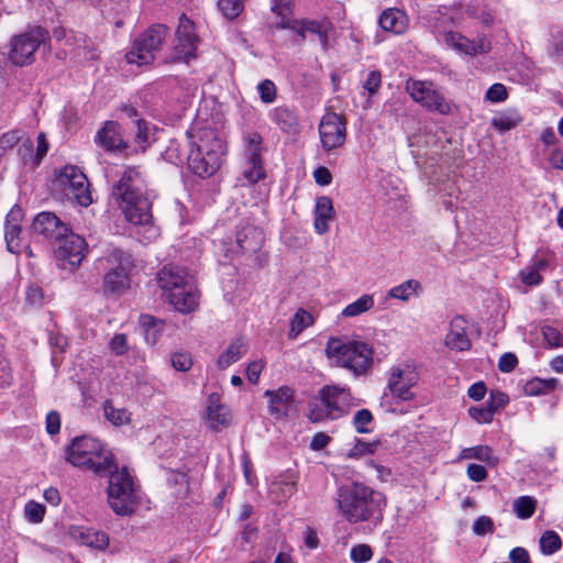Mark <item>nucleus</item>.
Here are the masks:
<instances>
[{
	"label": "nucleus",
	"instance_id": "obj_20",
	"mask_svg": "<svg viewBox=\"0 0 563 563\" xmlns=\"http://www.w3.org/2000/svg\"><path fill=\"white\" fill-rule=\"evenodd\" d=\"M95 141L108 152H123L128 147L120 133V125L114 121H107L97 132Z\"/></svg>",
	"mask_w": 563,
	"mask_h": 563
},
{
	"label": "nucleus",
	"instance_id": "obj_4",
	"mask_svg": "<svg viewBox=\"0 0 563 563\" xmlns=\"http://www.w3.org/2000/svg\"><path fill=\"white\" fill-rule=\"evenodd\" d=\"M65 459L76 467L92 471L98 476H106L114 466V457L106 445L89 435L76 437L65 451Z\"/></svg>",
	"mask_w": 563,
	"mask_h": 563
},
{
	"label": "nucleus",
	"instance_id": "obj_51",
	"mask_svg": "<svg viewBox=\"0 0 563 563\" xmlns=\"http://www.w3.org/2000/svg\"><path fill=\"white\" fill-rule=\"evenodd\" d=\"M257 91L264 103H272L276 99L277 89L275 84L269 79L262 80L257 86Z\"/></svg>",
	"mask_w": 563,
	"mask_h": 563
},
{
	"label": "nucleus",
	"instance_id": "obj_23",
	"mask_svg": "<svg viewBox=\"0 0 563 563\" xmlns=\"http://www.w3.org/2000/svg\"><path fill=\"white\" fill-rule=\"evenodd\" d=\"M264 243V234L256 227L245 223L236 231V244L243 253H256Z\"/></svg>",
	"mask_w": 563,
	"mask_h": 563
},
{
	"label": "nucleus",
	"instance_id": "obj_29",
	"mask_svg": "<svg viewBox=\"0 0 563 563\" xmlns=\"http://www.w3.org/2000/svg\"><path fill=\"white\" fill-rule=\"evenodd\" d=\"M246 353V345L242 338L234 339L229 346L219 355L217 365L224 369L238 362Z\"/></svg>",
	"mask_w": 563,
	"mask_h": 563
},
{
	"label": "nucleus",
	"instance_id": "obj_24",
	"mask_svg": "<svg viewBox=\"0 0 563 563\" xmlns=\"http://www.w3.org/2000/svg\"><path fill=\"white\" fill-rule=\"evenodd\" d=\"M167 299L177 311L183 313L191 312L198 306V295L192 284L169 292Z\"/></svg>",
	"mask_w": 563,
	"mask_h": 563
},
{
	"label": "nucleus",
	"instance_id": "obj_47",
	"mask_svg": "<svg viewBox=\"0 0 563 563\" xmlns=\"http://www.w3.org/2000/svg\"><path fill=\"white\" fill-rule=\"evenodd\" d=\"M136 132H135V143L140 146L142 151H144L150 145V136L151 129L148 123L143 119L135 120Z\"/></svg>",
	"mask_w": 563,
	"mask_h": 563
},
{
	"label": "nucleus",
	"instance_id": "obj_10",
	"mask_svg": "<svg viewBox=\"0 0 563 563\" xmlns=\"http://www.w3.org/2000/svg\"><path fill=\"white\" fill-rule=\"evenodd\" d=\"M243 170L242 176L247 185H254L266 177L263 161V137L257 132H250L243 136Z\"/></svg>",
	"mask_w": 563,
	"mask_h": 563
},
{
	"label": "nucleus",
	"instance_id": "obj_34",
	"mask_svg": "<svg viewBox=\"0 0 563 563\" xmlns=\"http://www.w3.org/2000/svg\"><path fill=\"white\" fill-rule=\"evenodd\" d=\"M374 307V297L365 294L342 310L344 318H354L371 310Z\"/></svg>",
	"mask_w": 563,
	"mask_h": 563
},
{
	"label": "nucleus",
	"instance_id": "obj_61",
	"mask_svg": "<svg viewBox=\"0 0 563 563\" xmlns=\"http://www.w3.org/2000/svg\"><path fill=\"white\" fill-rule=\"evenodd\" d=\"M466 474L471 481L476 483L485 481L488 475L485 466L474 463L468 464L466 468Z\"/></svg>",
	"mask_w": 563,
	"mask_h": 563
},
{
	"label": "nucleus",
	"instance_id": "obj_32",
	"mask_svg": "<svg viewBox=\"0 0 563 563\" xmlns=\"http://www.w3.org/2000/svg\"><path fill=\"white\" fill-rule=\"evenodd\" d=\"M140 327L147 344L155 345L164 330L165 323L152 316L143 314L140 317Z\"/></svg>",
	"mask_w": 563,
	"mask_h": 563
},
{
	"label": "nucleus",
	"instance_id": "obj_31",
	"mask_svg": "<svg viewBox=\"0 0 563 563\" xmlns=\"http://www.w3.org/2000/svg\"><path fill=\"white\" fill-rule=\"evenodd\" d=\"M335 385L323 386L318 393V395L322 397L325 402V408L330 415V420H336L345 415V409L340 406L339 396H335Z\"/></svg>",
	"mask_w": 563,
	"mask_h": 563
},
{
	"label": "nucleus",
	"instance_id": "obj_2",
	"mask_svg": "<svg viewBox=\"0 0 563 563\" xmlns=\"http://www.w3.org/2000/svg\"><path fill=\"white\" fill-rule=\"evenodd\" d=\"M335 501L340 515L350 523H378L383 519V508L386 505L379 492L358 482L339 487Z\"/></svg>",
	"mask_w": 563,
	"mask_h": 563
},
{
	"label": "nucleus",
	"instance_id": "obj_60",
	"mask_svg": "<svg viewBox=\"0 0 563 563\" xmlns=\"http://www.w3.org/2000/svg\"><path fill=\"white\" fill-rule=\"evenodd\" d=\"M508 401L509 397L507 394L500 390H492L489 395V401L487 404L492 409H494V412L496 413V411L505 407Z\"/></svg>",
	"mask_w": 563,
	"mask_h": 563
},
{
	"label": "nucleus",
	"instance_id": "obj_45",
	"mask_svg": "<svg viewBox=\"0 0 563 563\" xmlns=\"http://www.w3.org/2000/svg\"><path fill=\"white\" fill-rule=\"evenodd\" d=\"M218 8L221 13L229 20H233L243 11L242 0H219Z\"/></svg>",
	"mask_w": 563,
	"mask_h": 563
},
{
	"label": "nucleus",
	"instance_id": "obj_5",
	"mask_svg": "<svg viewBox=\"0 0 563 563\" xmlns=\"http://www.w3.org/2000/svg\"><path fill=\"white\" fill-rule=\"evenodd\" d=\"M374 351L362 341L330 338L325 345L327 357L336 366L353 373L354 376L367 375L373 365Z\"/></svg>",
	"mask_w": 563,
	"mask_h": 563
},
{
	"label": "nucleus",
	"instance_id": "obj_46",
	"mask_svg": "<svg viewBox=\"0 0 563 563\" xmlns=\"http://www.w3.org/2000/svg\"><path fill=\"white\" fill-rule=\"evenodd\" d=\"M520 115L514 112L509 114H501L498 118H494L492 124L498 131L506 132L516 128L520 123Z\"/></svg>",
	"mask_w": 563,
	"mask_h": 563
},
{
	"label": "nucleus",
	"instance_id": "obj_42",
	"mask_svg": "<svg viewBox=\"0 0 563 563\" xmlns=\"http://www.w3.org/2000/svg\"><path fill=\"white\" fill-rule=\"evenodd\" d=\"M81 540L86 545L100 550L109 544V538L103 531L86 530L81 533Z\"/></svg>",
	"mask_w": 563,
	"mask_h": 563
},
{
	"label": "nucleus",
	"instance_id": "obj_57",
	"mask_svg": "<svg viewBox=\"0 0 563 563\" xmlns=\"http://www.w3.org/2000/svg\"><path fill=\"white\" fill-rule=\"evenodd\" d=\"M473 532L477 536H484L486 533L494 532V522L492 518L487 516L478 517L473 525Z\"/></svg>",
	"mask_w": 563,
	"mask_h": 563
},
{
	"label": "nucleus",
	"instance_id": "obj_16",
	"mask_svg": "<svg viewBox=\"0 0 563 563\" xmlns=\"http://www.w3.org/2000/svg\"><path fill=\"white\" fill-rule=\"evenodd\" d=\"M58 181L70 191L78 205L87 207L92 202L89 181L77 166L66 165L58 174Z\"/></svg>",
	"mask_w": 563,
	"mask_h": 563
},
{
	"label": "nucleus",
	"instance_id": "obj_37",
	"mask_svg": "<svg viewBox=\"0 0 563 563\" xmlns=\"http://www.w3.org/2000/svg\"><path fill=\"white\" fill-rule=\"evenodd\" d=\"M540 551L544 555H552L562 548L560 536L553 530H547L540 538Z\"/></svg>",
	"mask_w": 563,
	"mask_h": 563
},
{
	"label": "nucleus",
	"instance_id": "obj_50",
	"mask_svg": "<svg viewBox=\"0 0 563 563\" xmlns=\"http://www.w3.org/2000/svg\"><path fill=\"white\" fill-rule=\"evenodd\" d=\"M24 515L30 522L40 523L44 519L45 506L34 500H30L24 507Z\"/></svg>",
	"mask_w": 563,
	"mask_h": 563
},
{
	"label": "nucleus",
	"instance_id": "obj_25",
	"mask_svg": "<svg viewBox=\"0 0 563 563\" xmlns=\"http://www.w3.org/2000/svg\"><path fill=\"white\" fill-rule=\"evenodd\" d=\"M445 345L452 350L466 351L471 347V341L466 334L465 320L461 316L452 319L450 331L445 336Z\"/></svg>",
	"mask_w": 563,
	"mask_h": 563
},
{
	"label": "nucleus",
	"instance_id": "obj_3",
	"mask_svg": "<svg viewBox=\"0 0 563 563\" xmlns=\"http://www.w3.org/2000/svg\"><path fill=\"white\" fill-rule=\"evenodd\" d=\"M189 170L200 178L211 177L221 166L225 154L223 141L210 128H192L187 132Z\"/></svg>",
	"mask_w": 563,
	"mask_h": 563
},
{
	"label": "nucleus",
	"instance_id": "obj_56",
	"mask_svg": "<svg viewBox=\"0 0 563 563\" xmlns=\"http://www.w3.org/2000/svg\"><path fill=\"white\" fill-rule=\"evenodd\" d=\"M172 365L176 371L187 372L192 366L191 356L188 353H175L172 356Z\"/></svg>",
	"mask_w": 563,
	"mask_h": 563
},
{
	"label": "nucleus",
	"instance_id": "obj_30",
	"mask_svg": "<svg viewBox=\"0 0 563 563\" xmlns=\"http://www.w3.org/2000/svg\"><path fill=\"white\" fill-rule=\"evenodd\" d=\"M272 120L286 132L296 133L299 130L297 114L286 106L275 108L272 113Z\"/></svg>",
	"mask_w": 563,
	"mask_h": 563
},
{
	"label": "nucleus",
	"instance_id": "obj_38",
	"mask_svg": "<svg viewBox=\"0 0 563 563\" xmlns=\"http://www.w3.org/2000/svg\"><path fill=\"white\" fill-rule=\"evenodd\" d=\"M514 511L519 519H529L537 508V500L531 496H520L514 501Z\"/></svg>",
	"mask_w": 563,
	"mask_h": 563
},
{
	"label": "nucleus",
	"instance_id": "obj_44",
	"mask_svg": "<svg viewBox=\"0 0 563 563\" xmlns=\"http://www.w3.org/2000/svg\"><path fill=\"white\" fill-rule=\"evenodd\" d=\"M308 419L313 422H322L330 419V415L325 408V402L322 397H318L316 400L309 404Z\"/></svg>",
	"mask_w": 563,
	"mask_h": 563
},
{
	"label": "nucleus",
	"instance_id": "obj_43",
	"mask_svg": "<svg viewBox=\"0 0 563 563\" xmlns=\"http://www.w3.org/2000/svg\"><path fill=\"white\" fill-rule=\"evenodd\" d=\"M18 154L21 157L24 165L35 166V150L33 141L30 137H23L21 132V141L18 143Z\"/></svg>",
	"mask_w": 563,
	"mask_h": 563
},
{
	"label": "nucleus",
	"instance_id": "obj_7",
	"mask_svg": "<svg viewBox=\"0 0 563 563\" xmlns=\"http://www.w3.org/2000/svg\"><path fill=\"white\" fill-rule=\"evenodd\" d=\"M108 475V504L118 516H131L139 505L136 486L126 467L121 470L114 462V466L107 471Z\"/></svg>",
	"mask_w": 563,
	"mask_h": 563
},
{
	"label": "nucleus",
	"instance_id": "obj_62",
	"mask_svg": "<svg viewBox=\"0 0 563 563\" xmlns=\"http://www.w3.org/2000/svg\"><path fill=\"white\" fill-rule=\"evenodd\" d=\"M110 349L117 355H123L129 350L126 335L123 333L115 334L110 341Z\"/></svg>",
	"mask_w": 563,
	"mask_h": 563
},
{
	"label": "nucleus",
	"instance_id": "obj_36",
	"mask_svg": "<svg viewBox=\"0 0 563 563\" xmlns=\"http://www.w3.org/2000/svg\"><path fill=\"white\" fill-rule=\"evenodd\" d=\"M558 380L555 378L541 379L533 378L528 380L523 386V393L527 396H540L544 393L553 390L556 386Z\"/></svg>",
	"mask_w": 563,
	"mask_h": 563
},
{
	"label": "nucleus",
	"instance_id": "obj_13",
	"mask_svg": "<svg viewBox=\"0 0 563 563\" xmlns=\"http://www.w3.org/2000/svg\"><path fill=\"white\" fill-rule=\"evenodd\" d=\"M407 91L410 97L429 111L440 114H450L452 111L451 102L438 90L430 81H408Z\"/></svg>",
	"mask_w": 563,
	"mask_h": 563
},
{
	"label": "nucleus",
	"instance_id": "obj_53",
	"mask_svg": "<svg viewBox=\"0 0 563 563\" xmlns=\"http://www.w3.org/2000/svg\"><path fill=\"white\" fill-rule=\"evenodd\" d=\"M335 396H339L340 406L345 409V415L350 411L352 407L358 405V400L355 397H353L349 388L336 386Z\"/></svg>",
	"mask_w": 563,
	"mask_h": 563
},
{
	"label": "nucleus",
	"instance_id": "obj_1",
	"mask_svg": "<svg viewBox=\"0 0 563 563\" xmlns=\"http://www.w3.org/2000/svg\"><path fill=\"white\" fill-rule=\"evenodd\" d=\"M111 195L130 223L146 228L150 238L157 235V229L153 225L152 201L147 187L142 174L135 167L123 170L119 180L112 186Z\"/></svg>",
	"mask_w": 563,
	"mask_h": 563
},
{
	"label": "nucleus",
	"instance_id": "obj_59",
	"mask_svg": "<svg viewBox=\"0 0 563 563\" xmlns=\"http://www.w3.org/2000/svg\"><path fill=\"white\" fill-rule=\"evenodd\" d=\"M382 84L380 73L372 70L368 73L366 80L363 84V88L368 91L371 96L375 95Z\"/></svg>",
	"mask_w": 563,
	"mask_h": 563
},
{
	"label": "nucleus",
	"instance_id": "obj_40",
	"mask_svg": "<svg viewBox=\"0 0 563 563\" xmlns=\"http://www.w3.org/2000/svg\"><path fill=\"white\" fill-rule=\"evenodd\" d=\"M21 233L22 227L4 225L7 249L12 254H19L23 249Z\"/></svg>",
	"mask_w": 563,
	"mask_h": 563
},
{
	"label": "nucleus",
	"instance_id": "obj_27",
	"mask_svg": "<svg viewBox=\"0 0 563 563\" xmlns=\"http://www.w3.org/2000/svg\"><path fill=\"white\" fill-rule=\"evenodd\" d=\"M332 200L327 196L316 199L313 227L318 234L322 235L329 231V222L334 219Z\"/></svg>",
	"mask_w": 563,
	"mask_h": 563
},
{
	"label": "nucleus",
	"instance_id": "obj_49",
	"mask_svg": "<svg viewBox=\"0 0 563 563\" xmlns=\"http://www.w3.org/2000/svg\"><path fill=\"white\" fill-rule=\"evenodd\" d=\"M373 421V415L368 409H360L354 413L353 426L358 433H369L371 429L367 428Z\"/></svg>",
	"mask_w": 563,
	"mask_h": 563
},
{
	"label": "nucleus",
	"instance_id": "obj_9",
	"mask_svg": "<svg viewBox=\"0 0 563 563\" xmlns=\"http://www.w3.org/2000/svg\"><path fill=\"white\" fill-rule=\"evenodd\" d=\"M48 40V33L41 26L32 27L10 41L9 59L13 65L25 66L34 60L35 52Z\"/></svg>",
	"mask_w": 563,
	"mask_h": 563
},
{
	"label": "nucleus",
	"instance_id": "obj_48",
	"mask_svg": "<svg viewBox=\"0 0 563 563\" xmlns=\"http://www.w3.org/2000/svg\"><path fill=\"white\" fill-rule=\"evenodd\" d=\"M21 141V131L11 130L0 135V159Z\"/></svg>",
	"mask_w": 563,
	"mask_h": 563
},
{
	"label": "nucleus",
	"instance_id": "obj_22",
	"mask_svg": "<svg viewBox=\"0 0 563 563\" xmlns=\"http://www.w3.org/2000/svg\"><path fill=\"white\" fill-rule=\"evenodd\" d=\"M265 396L269 400L268 410L272 416L279 419L288 415L294 401V391L289 387L282 386L276 390H266Z\"/></svg>",
	"mask_w": 563,
	"mask_h": 563
},
{
	"label": "nucleus",
	"instance_id": "obj_26",
	"mask_svg": "<svg viewBox=\"0 0 563 563\" xmlns=\"http://www.w3.org/2000/svg\"><path fill=\"white\" fill-rule=\"evenodd\" d=\"M407 14L396 8H389L382 12L378 19L379 26L387 32L394 34H404L408 29Z\"/></svg>",
	"mask_w": 563,
	"mask_h": 563
},
{
	"label": "nucleus",
	"instance_id": "obj_8",
	"mask_svg": "<svg viewBox=\"0 0 563 563\" xmlns=\"http://www.w3.org/2000/svg\"><path fill=\"white\" fill-rule=\"evenodd\" d=\"M168 34L167 26L154 24L135 38L132 48L125 54L129 64L137 66L150 65L154 62L155 53L161 48Z\"/></svg>",
	"mask_w": 563,
	"mask_h": 563
},
{
	"label": "nucleus",
	"instance_id": "obj_41",
	"mask_svg": "<svg viewBox=\"0 0 563 563\" xmlns=\"http://www.w3.org/2000/svg\"><path fill=\"white\" fill-rule=\"evenodd\" d=\"M420 287L419 282L415 279L406 280L405 283L393 287L388 291V296L390 298L399 299V300H408L410 296Z\"/></svg>",
	"mask_w": 563,
	"mask_h": 563
},
{
	"label": "nucleus",
	"instance_id": "obj_28",
	"mask_svg": "<svg viewBox=\"0 0 563 563\" xmlns=\"http://www.w3.org/2000/svg\"><path fill=\"white\" fill-rule=\"evenodd\" d=\"M229 410L220 404L218 394H211L208 398L207 420L212 429L227 427L230 423Z\"/></svg>",
	"mask_w": 563,
	"mask_h": 563
},
{
	"label": "nucleus",
	"instance_id": "obj_17",
	"mask_svg": "<svg viewBox=\"0 0 563 563\" xmlns=\"http://www.w3.org/2000/svg\"><path fill=\"white\" fill-rule=\"evenodd\" d=\"M277 29H288L296 32L301 40H306L307 34L317 35L323 49L328 47L329 32L331 23L327 20H286L283 19L276 24Z\"/></svg>",
	"mask_w": 563,
	"mask_h": 563
},
{
	"label": "nucleus",
	"instance_id": "obj_15",
	"mask_svg": "<svg viewBox=\"0 0 563 563\" xmlns=\"http://www.w3.org/2000/svg\"><path fill=\"white\" fill-rule=\"evenodd\" d=\"M177 43L174 47L170 62L188 63L190 58L195 57L197 49L198 37L195 33L194 22L185 14L179 19V24L176 31Z\"/></svg>",
	"mask_w": 563,
	"mask_h": 563
},
{
	"label": "nucleus",
	"instance_id": "obj_63",
	"mask_svg": "<svg viewBox=\"0 0 563 563\" xmlns=\"http://www.w3.org/2000/svg\"><path fill=\"white\" fill-rule=\"evenodd\" d=\"M518 364V358L514 353H504L498 362V368L503 373H510Z\"/></svg>",
	"mask_w": 563,
	"mask_h": 563
},
{
	"label": "nucleus",
	"instance_id": "obj_12",
	"mask_svg": "<svg viewBox=\"0 0 563 563\" xmlns=\"http://www.w3.org/2000/svg\"><path fill=\"white\" fill-rule=\"evenodd\" d=\"M419 380L418 373L410 366H396L390 369L384 397L391 396L396 402L413 400V388Z\"/></svg>",
	"mask_w": 563,
	"mask_h": 563
},
{
	"label": "nucleus",
	"instance_id": "obj_21",
	"mask_svg": "<svg viewBox=\"0 0 563 563\" xmlns=\"http://www.w3.org/2000/svg\"><path fill=\"white\" fill-rule=\"evenodd\" d=\"M157 280L165 291L166 297L177 288H183L191 284L187 271L173 265L164 266L157 275Z\"/></svg>",
	"mask_w": 563,
	"mask_h": 563
},
{
	"label": "nucleus",
	"instance_id": "obj_64",
	"mask_svg": "<svg viewBox=\"0 0 563 563\" xmlns=\"http://www.w3.org/2000/svg\"><path fill=\"white\" fill-rule=\"evenodd\" d=\"M520 277L522 283L529 286H536L542 282L540 273H538L537 269H533L532 267L522 269L520 272Z\"/></svg>",
	"mask_w": 563,
	"mask_h": 563
},
{
	"label": "nucleus",
	"instance_id": "obj_54",
	"mask_svg": "<svg viewBox=\"0 0 563 563\" xmlns=\"http://www.w3.org/2000/svg\"><path fill=\"white\" fill-rule=\"evenodd\" d=\"M542 335L551 347L563 346V334L555 328L545 325L542 328Z\"/></svg>",
	"mask_w": 563,
	"mask_h": 563
},
{
	"label": "nucleus",
	"instance_id": "obj_14",
	"mask_svg": "<svg viewBox=\"0 0 563 563\" xmlns=\"http://www.w3.org/2000/svg\"><path fill=\"white\" fill-rule=\"evenodd\" d=\"M346 123L335 112H327L319 123V135L323 150L332 151L341 147L346 137Z\"/></svg>",
	"mask_w": 563,
	"mask_h": 563
},
{
	"label": "nucleus",
	"instance_id": "obj_18",
	"mask_svg": "<svg viewBox=\"0 0 563 563\" xmlns=\"http://www.w3.org/2000/svg\"><path fill=\"white\" fill-rule=\"evenodd\" d=\"M69 224L63 222L55 213L43 211L32 221V232L53 245L63 233L67 232Z\"/></svg>",
	"mask_w": 563,
	"mask_h": 563
},
{
	"label": "nucleus",
	"instance_id": "obj_35",
	"mask_svg": "<svg viewBox=\"0 0 563 563\" xmlns=\"http://www.w3.org/2000/svg\"><path fill=\"white\" fill-rule=\"evenodd\" d=\"M313 323L311 313L300 308L294 314L290 321L289 339H296L300 332Z\"/></svg>",
	"mask_w": 563,
	"mask_h": 563
},
{
	"label": "nucleus",
	"instance_id": "obj_55",
	"mask_svg": "<svg viewBox=\"0 0 563 563\" xmlns=\"http://www.w3.org/2000/svg\"><path fill=\"white\" fill-rule=\"evenodd\" d=\"M373 551L368 544H357L351 549V560L354 563H364L371 560Z\"/></svg>",
	"mask_w": 563,
	"mask_h": 563
},
{
	"label": "nucleus",
	"instance_id": "obj_19",
	"mask_svg": "<svg viewBox=\"0 0 563 563\" xmlns=\"http://www.w3.org/2000/svg\"><path fill=\"white\" fill-rule=\"evenodd\" d=\"M444 42L455 51L470 56L487 54L492 49L490 42L485 36L472 41L460 33L448 32L444 34Z\"/></svg>",
	"mask_w": 563,
	"mask_h": 563
},
{
	"label": "nucleus",
	"instance_id": "obj_33",
	"mask_svg": "<svg viewBox=\"0 0 563 563\" xmlns=\"http://www.w3.org/2000/svg\"><path fill=\"white\" fill-rule=\"evenodd\" d=\"M461 459H474L492 466L498 464V459L494 455L493 449L487 445H477L463 449L461 452Z\"/></svg>",
	"mask_w": 563,
	"mask_h": 563
},
{
	"label": "nucleus",
	"instance_id": "obj_58",
	"mask_svg": "<svg viewBox=\"0 0 563 563\" xmlns=\"http://www.w3.org/2000/svg\"><path fill=\"white\" fill-rule=\"evenodd\" d=\"M485 97L490 102H501L507 99L508 93L503 84H494L488 88Z\"/></svg>",
	"mask_w": 563,
	"mask_h": 563
},
{
	"label": "nucleus",
	"instance_id": "obj_6",
	"mask_svg": "<svg viewBox=\"0 0 563 563\" xmlns=\"http://www.w3.org/2000/svg\"><path fill=\"white\" fill-rule=\"evenodd\" d=\"M103 267L102 290L106 295L121 296L131 286L134 269L132 255L122 249H112L101 258Z\"/></svg>",
	"mask_w": 563,
	"mask_h": 563
},
{
	"label": "nucleus",
	"instance_id": "obj_11",
	"mask_svg": "<svg viewBox=\"0 0 563 563\" xmlns=\"http://www.w3.org/2000/svg\"><path fill=\"white\" fill-rule=\"evenodd\" d=\"M52 247L56 260L60 262L59 265L64 269L67 268V264L70 268L78 267L88 253L86 240L81 235L74 233L70 227Z\"/></svg>",
	"mask_w": 563,
	"mask_h": 563
},
{
	"label": "nucleus",
	"instance_id": "obj_52",
	"mask_svg": "<svg viewBox=\"0 0 563 563\" xmlns=\"http://www.w3.org/2000/svg\"><path fill=\"white\" fill-rule=\"evenodd\" d=\"M468 413L478 423H489L495 415L494 409L488 404L486 406L471 407Z\"/></svg>",
	"mask_w": 563,
	"mask_h": 563
},
{
	"label": "nucleus",
	"instance_id": "obj_39",
	"mask_svg": "<svg viewBox=\"0 0 563 563\" xmlns=\"http://www.w3.org/2000/svg\"><path fill=\"white\" fill-rule=\"evenodd\" d=\"M104 417L113 426H122L130 421V412L124 408H115L110 400L103 404Z\"/></svg>",
	"mask_w": 563,
	"mask_h": 563
}]
</instances>
